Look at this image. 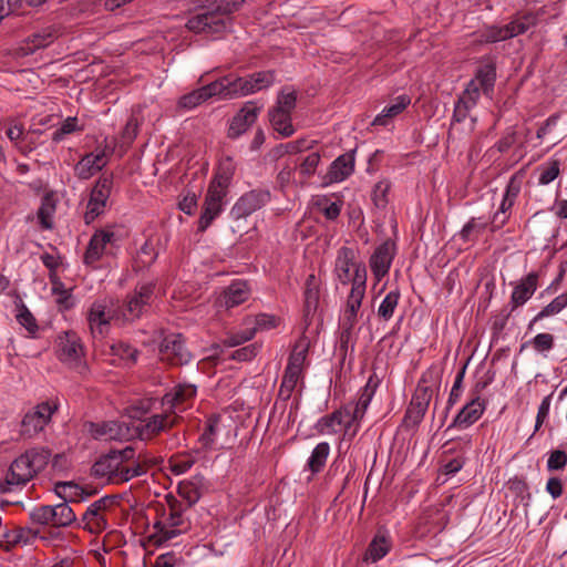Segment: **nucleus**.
Listing matches in <instances>:
<instances>
[{"label": "nucleus", "instance_id": "22", "mask_svg": "<svg viewBox=\"0 0 567 567\" xmlns=\"http://www.w3.org/2000/svg\"><path fill=\"white\" fill-rule=\"evenodd\" d=\"M228 193L213 187L207 188L203 203L202 214L198 219V230L205 231L212 223L221 214L225 206V199Z\"/></svg>", "mask_w": 567, "mask_h": 567}, {"label": "nucleus", "instance_id": "1", "mask_svg": "<svg viewBox=\"0 0 567 567\" xmlns=\"http://www.w3.org/2000/svg\"><path fill=\"white\" fill-rule=\"evenodd\" d=\"M276 79L274 70L254 72L245 76L229 73L183 95L177 106H199L212 97L230 100L254 94L269 87Z\"/></svg>", "mask_w": 567, "mask_h": 567}, {"label": "nucleus", "instance_id": "36", "mask_svg": "<svg viewBox=\"0 0 567 567\" xmlns=\"http://www.w3.org/2000/svg\"><path fill=\"white\" fill-rule=\"evenodd\" d=\"M269 121L272 128L282 137H289L296 132L290 109H271L269 111Z\"/></svg>", "mask_w": 567, "mask_h": 567}, {"label": "nucleus", "instance_id": "47", "mask_svg": "<svg viewBox=\"0 0 567 567\" xmlns=\"http://www.w3.org/2000/svg\"><path fill=\"white\" fill-rule=\"evenodd\" d=\"M301 375L302 372L285 369L278 392V396L281 400L288 401L291 398L293 391L298 385L299 380L301 379Z\"/></svg>", "mask_w": 567, "mask_h": 567}, {"label": "nucleus", "instance_id": "31", "mask_svg": "<svg viewBox=\"0 0 567 567\" xmlns=\"http://www.w3.org/2000/svg\"><path fill=\"white\" fill-rule=\"evenodd\" d=\"M106 165L103 151L85 154L74 166V174L80 179H89Z\"/></svg>", "mask_w": 567, "mask_h": 567}, {"label": "nucleus", "instance_id": "43", "mask_svg": "<svg viewBox=\"0 0 567 567\" xmlns=\"http://www.w3.org/2000/svg\"><path fill=\"white\" fill-rule=\"evenodd\" d=\"M526 347H532L536 353L547 357V353L555 347V337L549 332L537 333L526 343L522 344L520 350H524Z\"/></svg>", "mask_w": 567, "mask_h": 567}, {"label": "nucleus", "instance_id": "52", "mask_svg": "<svg viewBox=\"0 0 567 567\" xmlns=\"http://www.w3.org/2000/svg\"><path fill=\"white\" fill-rule=\"evenodd\" d=\"M316 206L327 219L334 220L341 213L342 203L323 196L317 200Z\"/></svg>", "mask_w": 567, "mask_h": 567}, {"label": "nucleus", "instance_id": "3", "mask_svg": "<svg viewBox=\"0 0 567 567\" xmlns=\"http://www.w3.org/2000/svg\"><path fill=\"white\" fill-rule=\"evenodd\" d=\"M134 456L135 450L132 446L113 450L93 464L92 474L110 484L126 483L146 473L145 466L136 462Z\"/></svg>", "mask_w": 567, "mask_h": 567}, {"label": "nucleus", "instance_id": "29", "mask_svg": "<svg viewBox=\"0 0 567 567\" xmlns=\"http://www.w3.org/2000/svg\"><path fill=\"white\" fill-rule=\"evenodd\" d=\"M231 419H224L219 414H212L207 417L203 433L200 434L198 442L205 450L213 449L218 435L226 429H229Z\"/></svg>", "mask_w": 567, "mask_h": 567}, {"label": "nucleus", "instance_id": "26", "mask_svg": "<svg viewBox=\"0 0 567 567\" xmlns=\"http://www.w3.org/2000/svg\"><path fill=\"white\" fill-rule=\"evenodd\" d=\"M395 255L396 244L391 239H386L374 249L369 264L371 271L378 281L389 274Z\"/></svg>", "mask_w": 567, "mask_h": 567}, {"label": "nucleus", "instance_id": "38", "mask_svg": "<svg viewBox=\"0 0 567 567\" xmlns=\"http://www.w3.org/2000/svg\"><path fill=\"white\" fill-rule=\"evenodd\" d=\"M56 39V33L51 28L43 29L31 34L23 47L20 48L22 55H30L38 49L50 45Z\"/></svg>", "mask_w": 567, "mask_h": 567}, {"label": "nucleus", "instance_id": "60", "mask_svg": "<svg viewBox=\"0 0 567 567\" xmlns=\"http://www.w3.org/2000/svg\"><path fill=\"white\" fill-rule=\"evenodd\" d=\"M276 317L267 313H260L258 315L254 321L246 319L245 326L248 327V329H256V332L258 330H265V329H271L276 327Z\"/></svg>", "mask_w": 567, "mask_h": 567}, {"label": "nucleus", "instance_id": "21", "mask_svg": "<svg viewBox=\"0 0 567 567\" xmlns=\"http://www.w3.org/2000/svg\"><path fill=\"white\" fill-rule=\"evenodd\" d=\"M90 433L95 440L103 441H128L135 436V431L122 421H105L91 423Z\"/></svg>", "mask_w": 567, "mask_h": 567}, {"label": "nucleus", "instance_id": "13", "mask_svg": "<svg viewBox=\"0 0 567 567\" xmlns=\"http://www.w3.org/2000/svg\"><path fill=\"white\" fill-rule=\"evenodd\" d=\"M113 188L112 175H102L90 192L84 221L86 225L93 223L99 216L106 212L109 198Z\"/></svg>", "mask_w": 567, "mask_h": 567}, {"label": "nucleus", "instance_id": "34", "mask_svg": "<svg viewBox=\"0 0 567 567\" xmlns=\"http://www.w3.org/2000/svg\"><path fill=\"white\" fill-rule=\"evenodd\" d=\"M236 171V163L230 156H225L219 161L214 178L209 183V187L228 193V188Z\"/></svg>", "mask_w": 567, "mask_h": 567}, {"label": "nucleus", "instance_id": "59", "mask_svg": "<svg viewBox=\"0 0 567 567\" xmlns=\"http://www.w3.org/2000/svg\"><path fill=\"white\" fill-rule=\"evenodd\" d=\"M465 369L466 367H463L461 371L456 374L454 379L453 386L450 391V395L446 402V411L451 410L454 404L458 402L462 395V386H463V380L465 375Z\"/></svg>", "mask_w": 567, "mask_h": 567}, {"label": "nucleus", "instance_id": "25", "mask_svg": "<svg viewBox=\"0 0 567 567\" xmlns=\"http://www.w3.org/2000/svg\"><path fill=\"white\" fill-rule=\"evenodd\" d=\"M353 422L350 416V408L346 405L318 419L313 429L320 435H333L337 434L342 426L348 431Z\"/></svg>", "mask_w": 567, "mask_h": 567}, {"label": "nucleus", "instance_id": "57", "mask_svg": "<svg viewBox=\"0 0 567 567\" xmlns=\"http://www.w3.org/2000/svg\"><path fill=\"white\" fill-rule=\"evenodd\" d=\"M256 334V329H248L246 326L245 329L231 332L224 339V344L227 347H237L243 344L249 340H251Z\"/></svg>", "mask_w": 567, "mask_h": 567}, {"label": "nucleus", "instance_id": "55", "mask_svg": "<svg viewBox=\"0 0 567 567\" xmlns=\"http://www.w3.org/2000/svg\"><path fill=\"white\" fill-rule=\"evenodd\" d=\"M17 321L27 329L30 336H34L39 327L35 318L24 303H21L17 315Z\"/></svg>", "mask_w": 567, "mask_h": 567}, {"label": "nucleus", "instance_id": "61", "mask_svg": "<svg viewBox=\"0 0 567 567\" xmlns=\"http://www.w3.org/2000/svg\"><path fill=\"white\" fill-rule=\"evenodd\" d=\"M142 123V116L140 113H133L132 116L126 122V125L123 130V140L126 143H132L134 138L137 136L138 127Z\"/></svg>", "mask_w": 567, "mask_h": 567}, {"label": "nucleus", "instance_id": "10", "mask_svg": "<svg viewBox=\"0 0 567 567\" xmlns=\"http://www.w3.org/2000/svg\"><path fill=\"white\" fill-rule=\"evenodd\" d=\"M58 408L55 402L44 401L30 409L21 420L20 435L24 439L37 437L51 422Z\"/></svg>", "mask_w": 567, "mask_h": 567}, {"label": "nucleus", "instance_id": "56", "mask_svg": "<svg viewBox=\"0 0 567 567\" xmlns=\"http://www.w3.org/2000/svg\"><path fill=\"white\" fill-rule=\"evenodd\" d=\"M29 519L33 525L50 526L51 507L50 505H38L29 512Z\"/></svg>", "mask_w": 567, "mask_h": 567}, {"label": "nucleus", "instance_id": "54", "mask_svg": "<svg viewBox=\"0 0 567 567\" xmlns=\"http://www.w3.org/2000/svg\"><path fill=\"white\" fill-rule=\"evenodd\" d=\"M507 33L505 25L497 27V25H491L487 27L485 30H483L480 33L478 42L481 43H494L498 41L507 40Z\"/></svg>", "mask_w": 567, "mask_h": 567}, {"label": "nucleus", "instance_id": "33", "mask_svg": "<svg viewBox=\"0 0 567 567\" xmlns=\"http://www.w3.org/2000/svg\"><path fill=\"white\" fill-rule=\"evenodd\" d=\"M567 308V291L556 296L550 302L545 305L529 321L527 329L534 328L545 319L553 318L561 313Z\"/></svg>", "mask_w": 567, "mask_h": 567}, {"label": "nucleus", "instance_id": "7", "mask_svg": "<svg viewBox=\"0 0 567 567\" xmlns=\"http://www.w3.org/2000/svg\"><path fill=\"white\" fill-rule=\"evenodd\" d=\"M495 81V63L488 61L480 65L474 78L467 83L465 90L454 103V106H470L471 104H476L481 94L487 99H492Z\"/></svg>", "mask_w": 567, "mask_h": 567}, {"label": "nucleus", "instance_id": "16", "mask_svg": "<svg viewBox=\"0 0 567 567\" xmlns=\"http://www.w3.org/2000/svg\"><path fill=\"white\" fill-rule=\"evenodd\" d=\"M56 354L61 362L79 367L84 357V346L75 331H63L56 339Z\"/></svg>", "mask_w": 567, "mask_h": 567}, {"label": "nucleus", "instance_id": "30", "mask_svg": "<svg viewBox=\"0 0 567 567\" xmlns=\"http://www.w3.org/2000/svg\"><path fill=\"white\" fill-rule=\"evenodd\" d=\"M379 385V377L375 373L371 374L365 385L359 391V398L354 409L350 410V416L354 422L363 419Z\"/></svg>", "mask_w": 567, "mask_h": 567}, {"label": "nucleus", "instance_id": "12", "mask_svg": "<svg viewBox=\"0 0 567 567\" xmlns=\"http://www.w3.org/2000/svg\"><path fill=\"white\" fill-rule=\"evenodd\" d=\"M116 495H105L91 503L82 515L83 527L90 533H101L109 527V515L116 504Z\"/></svg>", "mask_w": 567, "mask_h": 567}, {"label": "nucleus", "instance_id": "39", "mask_svg": "<svg viewBox=\"0 0 567 567\" xmlns=\"http://www.w3.org/2000/svg\"><path fill=\"white\" fill-rule=\"evenodd\" d=\"M330 444L328 442L318 443L307 460L305 470L310 471L311 475L320 473L329 457Z\"/></svg>", "mask_w": 567, "mask_h": 567}, {"label": "nucleus", "instance_id": "51", "mask_svg": "<svg viewBox=\"0 0 567 567\" xmlns=\"http://www.w3.org/2000/svg\"><path fill=\"white\" fill-rule=\"evenodd\" d=\"M400 296L399 290H391L385 295L378 308V316L381 319L389 321L393 317L399 305Z\"/></svg>", "mask_w": 567, "mask_h": 567}, {"label": "nucleus", "instance_id": "24", "mask_svg": "<svg viewBox=\"0 0 567 567\" xmlns=\"http://www.w3.org/2000/svg\"><path fill=\"white\" fill-rule=\"evenodd\" d=\"M177 415L171 413L167 409H163L162 413H156L145 419L140 425L132 427L135 435L142 440H148L161 432H165L175 425Z\"/></svg>", "mask_w": 567, "mask_h": 567}, {"label": "nucleus", "instance_id": "40", "mask_svg": "<svg viewBox=\"0 0 567 567\" xmlns=\"http://www.w3.org/2000/svg\"><path fill=\"white\" fill-rule=\"evenodd\" d=\"M14 547L30 546L37 539L44 543L49 542V537L41 534L40 529L32 526H14Z\"/></svg>", "mask_w": 567, "mask_h": 567}, {"label": "nucleus", "instance_id": "18", "mask_svg": "<svg viewBox=\"0 0 567 567\" xmlns=\"http://www.w3.org/2000/svg\"><path fill=\"white\" fill-rule=\"evenodd\" d=\"M159 354L162 361H166L172 365L187 364L193 358L185 346V339L179 333H171L162 340Z\"/></svg>", "mask_w": 567, "mask_h": 567}, {"label": "nucleus", "instance_id": "5", "mask_svg": "<svg viewBox=\"0 0 567 567\" xmlns=\"http://www.w3.org/2000/svg\"><path fill=\"white\" fill-rule=\"evenodd\" d=\"M166 507L161 518L154 523L155 534L151 537L156 545H163L189 528L186 512L189 509L184 502L173 495L165 497Z\"/></svg>", "mask_w": 567, "mask_h": 567}, {"label": "nucleus", "instance_id": "14", "mask_svg": "<svg viewBox=\"0 0 567 567\" xmlns=\"http://www.w3.org/2000/svg\"><path fill=\"white\" fill-rule=\"evenodd\" d=\"M489 381L477 382L474 388L475 395L455 415L447 430L455 427L466 430L476 423L484 414L487 402L480 396V393L487 386Z\"/></svg>", "mask_w": 567, "mask_h": 567}, {"label": "nucleus", "instance_id": "41", "mask_svg": "<svg viewBox=\"0 0 567 567\" xmlns=\"http://www.w3.org/2000/svg\"><path fill=\"white\" fill-rule=\"evenodd\" d=\"M391 549L390 537L383 533H378L371 540L367 553L365 560L377 563L382 559Z\"/></svg>", "mask_w": 567, "mask_h": 567}, {"label": "nucleus", "instance_id": "45", "mask_svg": "<svg viewBox=\"0 0 567 567\" xmlns=\"http://www.w3.org/2000/svg\"><path fill=\"white\" fill-rule=\"evenodd\" d=\"M560 173V162L550 158L537 167L538 185L546 186L554 182Z\"/></svg>", "mask_w": 567, "mask_h": 567}, {"label": "nucleus", "instance_id": "49", "mask_svg": "<svg viewBox=\"0 0 567 567\" xmlns=\"http://www.w3.org/2000/svg\"><path fill=\"white\" fill-rule=\"evenodd\" d=\"M536 23V17L533 14H524L505 24L507 38L512 39L516 35L525 33Z\"/></svg>", "mask_w": 567, "mask_h": 567}, {"label": "nucleus", "instance_id": "63", "mask_svg": "<svg viewBox=\"0 0 567 567\" xmlns=\"http://www.w3.org/2000/svg\"><path fill=\"white\" fill-rule=\"evenodd\" d=\"M567 464V453L561 450H555L550 452L549 457L547 460V470L548 471H558L563 470Z\"/></svg>", "mask_w": 567, "mask_h": 567}, {"label": "nucleus", "instance_id": "23", "mask_svg": "<svg viewBox=\"0 0 567 567\" xmlns=\"http://www.w3.org/2000/svg\"><path fill=\"white\" fill-rule=\"evenodd\" d=\"M358 265H364V262L357 261V251L353 248L347 246L339 248L333 268L336 280L343 286L352 284Z\"/></svg>", "mask_w": 567, "mask_h": 567}, {"label": "nucleus", "instance_id": "15", "mask_svg": "<svg viewBox=\"0 0 567 567\" xmlns=\"http://www.w3.org/2000/svg\"><path fill=\"white\" fill-rule=\"evenodd\" d=\"M55 489L58 495L61 496L64 499V502L56 505H50V527H65L74 523L76 519V515L72 507L68 504L66 497L76 496L80 487L79 485L73 484L71 482H63L58 483Z\"/></svg>", "mask_w": 567, "mask_h": 567}, {"label": "nucleus", "instance_id": "53", "mask_svg": "<svg viewBox=\"0 0 567 567\" xmlns=\"http://www.w3.org/2000/svg\"><path fill=\"white\" fill-rule=\"evenodd\" d=\"M390 189L391 183L388 179H382L374 185L372 200L378 208H384L386 206Z\"/></svg>", "mask_w": 567, "mask_h": 567}, {"label": "nucleus", "instance_id": "9", "mask_svg": "<svg viewBox=\"0 0 567 567\" xmlns=\"http://www.w3.org/2000/svg\"><path fill=\"white\" fill-rule=\"evenodd\" d=\"M155 285L147 282L137 286L126 296L123 305H118L122 322H133L140 319L150 308L154 297Z\"/></svg>", "mask_w": 567, "mask_h": 567}, {"label": "nucleus", "instance_id": "27", "mask_svg": "<svg viewBox=\"0 0 567 567\" xmlns=\"http://www.w3.org/2000/svg\"><path fill=\"white\" fill-rule=\"evenodd\" d=\"M196 393L197 388L194 384H177L162 398V408L167 409L171 413L176 415V411H183L185 404L194 400Z\"/></svg>", "mask_w": 567, "mask_h": 567}, {"label": "nucleus", "instance_id": "4", "mask_svg": "<svg viewBox=\"0 0 567 567\" xmlns=\"http://www.w3.org/2000/svg\"><path fill=\"white\" fill-rule=\"evenodd\" d=\"M51 456V450L45 446L38 445L25 450L11 462L4 483L0 484V492L8 493L13 487L25 486L47 467Z\"/></svg>", "mask_w": 567, "mask_h": 567}, {"label": "nucleus", "instance_id": "50", "mask_svg": "<svg viewBox=\"0 0 567 567\" xmlns=\"http://www.w3.org/2000/svg\"><path fill=\"white\" fill-rule=\"evenodd\" d=\"M111 353L122 360L126 365L135 364L140 354L137 349L122 341L111 346Z\"/></svg>", "mask_w": 567, "mask_h": 567}, {"label": "nucleus", "instance_id": "48", "mask_svg": "<svg viewBox=\"0 0 567 567\" xmlns=\"http://www.w3.org/2000/svg\"><path fill=\"white\" fill-rule=\"evenodd\" d=\"M307 353H308V342L306 340H299L295 344V347L289 355L286 369L302 372L303 364L307 359Z\"/></svg>", "mask_w": 567, "mask_h": 567}, {"label": "nucleus", "instance_id": "46", "mask_svg": "<svg viewBox=\"0 0 567 567\" xmlns=\"http://www.w3.org/2000/svg\"><path fill=\"white\" fill-rule=\"evenodd\" d=\"M303 295L305 309L306 312L309 313L310 311L317 308L320 296L319 280L313 274L309 275L306 280V288Z\"/></svg>", "mask_w": 567, "mask_h": 567}, {"label": "nucleus", "instance_id": "37", "mask_svg": "<svg viewBox=\"0 0 567 567\" xmlns=\"http://www.w3.org/2000/svg\"><path fill=\"white\" fill-rule=\"evenodd\" d=\"M203 485L202 476H194L192 480H185L179 482L177 486L178 495L181 496V501L185 503V505L190 508L195 505L200 496V487Z\"/></svg>", "mask_w": 567, "mask_h": 567}, {"label": "nucleus", "instance_id": "64", "mask_svg": "<svg viewBox=\"0 0 567 567\" xmlns=\"http://www.w3.org/2000/svg\"><path fill=\"white\" fill-rule=\"evenodd\" d=\"M320 163V155L318 152L308 154L300 164V173L307 176L313 175Z\"/></svg>", "mask_w": 567, "mask_h": 567}, {"label": "nucleus", "instance_id": "32", "mask_svg": "<svg viewBox=\"0 0 567 567\" xmlns=\"http://www.w3.org/2000/svg\"><path fill=\"white\" fill-rule=\"evenodd\" d=\"M354 151L338 156L331 164L327 174L330 183L346 181L354 172Z\"/></svg>", "mask_w": 567, "mask_h": 567}, {"label": "nucleus", "instance_id": "19", "mask_svg": "<svg viewBox=\"0 0 567 567\" xmlns=\"http://www.w3.org/2000/svg\"><path fill=\"white\" fill-rule=\"evenodd\" d=\"M115 241V234L110 229H99L90 238L83 256L84 265L97 268V264L109 252L110 246Z\"/></svg>", "mask_w": 567, "mask_h": 567}, {"label": "nucleus", "instance_id": "6", "mask_svg": "<svg viewBox=\"0 0 567 567\" xmlns=\"http://www.w3.org/2000/svg\"><path fill=\"white\" fill-rule=\"evenodd\" d=\"M435 381L432 369L422 373L403 417V424L406 427H416L423 421L432 400Z\"/></svg>", "mask_w": 567, "mask_h": 567}, {"label": "nucleus", "instance_id": "35", "mask_svg": "<svg viewBox=\"0 0 567 567\" xmlns=\"http://www.w3.org/2000/svg\"><path fill=\"white\" fill-rule=\"evenodd\" d=\"M257 110L258 109H240L230 120L228 137L235 140L244 134L256 122Z\"/></svg>", "mask_w": 567, "mask_h": 567}, {"label": "nucleus", "instance_id": "42", "mask_svg": "<svg viewBox=\"0 0 567 567\" xmlns=\"http://www.w3.org/2000/svg\"><path fill=\"white\" fill-rule=\"evenodd\" d=\"M487 225L488 221L483 217H472L460 230L458 236L464 243L475 241Z\"/></svg>", "mask_w": 567, "mask_h": 567}, {"label": "nucleus", "instance_id": "28", "mask_svg": "<svg viewBox=\"0 0 567 567\" xmlns=\"http://www.w3.org/2000/svg\"><path fill=\"white\" fill-rule=\"evenodd\" d=\"M251 295L248 284L244 280H234L217 298L220 308L231 309L246 302Z\"/></svg>", "mask_w": 567, "mask_h": 567}, {"label": "nucleus", "instance_id": "58", "mask_svg": "<svg viewBox=\"0 0 567 567\" xmlns=\"http://www.w3.org/2000/svg\"><path fill=\"white\" fill-rule=\"evenodd\" d=\"M80 130H82V127L78 125V117L69 116L62 122L61 126L53 132L52 140L54 142H60L65 135Z\"/></svg>", "mask_w": 567, "mask_h": 567}, {"label": "nucleus", "instance_id": "20", "mask_svg": "<svg viewBox=\"0 0 567 567\" xmlns=\"http://www.w3.org/2000/svg\"><path fill=\"white\" fill-rule=\"evenodd\" d=\"M513 287L508 307L511 312L527 303L539 287V274L530 271L520 279L511 282Z\"/></svg>", "mask_w": 567, "mask_h": 567}, {"label": "nucleus", "instance_id": "17", "mask_svg": "<svg viewBox=\"0 0 567 567\" xmlns=\"http://www.w3.org/2000/svg\"><path fill=\"white\" fill-rule=\"evenodd\" d=\"M270 198L271 194L268 189H251L236 200L230 214L235 219L246 218L268 204Z\"/></svg>", "mask_w": 567, "mask_h": 567}, {"label": "nucleus", "instance_id": "2", "mask_svg": "<svg viewBox=\"0 0 567 567\" xmlns=\"http://www.w3.org/2000/svg\"><path fill=\"white\" fill-rule=\"evenodd\" d=\"M244 0H204L188 18L186 28L194 33L221 34L230 31L233 14Z\"/></svg>", "mask_w": 567, "mask_h": 567}, {"label": "nucleus", "instance_id": "8", "mask_svg": "<svg viewBox=\"0 0 567 567\" xmlns=\"http://www.w3.org/2000/svg\"><path fill=\"white\" fill-rule=\"evenodd\" d=\"M89 328L94 338L104 337L110 330L112 321L122 322L118 312V302L111 297L94 300L86 315Z\"/></svg>", "mask_w": 567, "mask_h": 567}, {"label": "nucleus", "instance_id": "62", "mask_svg": "<svg viewBox=\"0 0 567 567\" xmlns=\"http://www.w3.org/2000/svg\"><path fill=\"white\" fill-rule=\"evenodd\" d=\"M259 350L260 346L258 343H250L248 346L235 350L230 354V359L239 362L250 361L259 353Z\"/></svg>", "mask_w": 567, "mask_h": 567}, {"label": "nucleus", "instance_id": "44", "mask_svg": "<svg viewBox=\"0 0 567 567\" xmlns=\"http://www.w3.org/2000/svg\"><path fill=\"white\" fill-rule=\"evenodd\" d=\"M198 451L186 452L171 457L169 470L175 475H182L188 472L197 462Z\"/></svg>", "mask_w": 567, "mask_h": 567}, {"label": "nucleus", "instance_id": "11", "mask_svg": "<svg viewBox=\"0 0 567 567\" xmlns=\"http://www.w3.org/2000/svg\"><path fill=\"white\" fill-rule=\"evenodd\" d=\"M367 288V267L358 265L355 276L352 279V287L347 298L346 309L343 312V329L350 332L357 324L358 311L361 308L362 300Z\"/></svg>", "mask_w": 567, "mask_h": 567}]
</instances>
